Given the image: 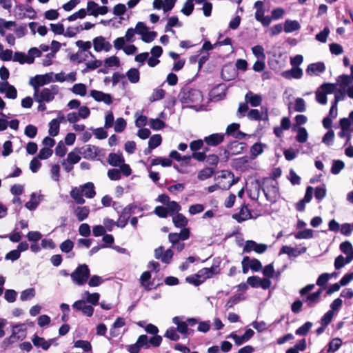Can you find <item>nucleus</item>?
I'll use <instances>...</instances> for the list:
<instances>
[{"label": "nucleus", "instance_id": "nucleus-1", "mask_svg": "<svg viewBox=\"0 0 353 353\" xmlns=\"http://www.w3.org/2000/svg\"><path fill=\"white\" fill-rule=\"evenodd\" d=\"M252 184H254V189L256 191V196H251L249 194V197L254 201L259 199L260 192L263 191L266 199L270 202H274L276 197L279 193L278 183H273L269 177H263L261 179H255Z\"/></svg>", "mask_w": 353, "mask_h": 353}, {"label": "nucleus", "instance_id": "nucleus-2", "mask_svg": "<svg viewBox=\"0 0 353 353\" xmlns=\"http://www.w3.org/2000/svg\"><path fill=\"white\" fill-rule=\"evenodd\" d=\"M179 99L183 105V108H191L198 110V106L203 100V94L199 90L185 87L180 91Z\"/></svg>", "mask_w": 353, "mask_h": 353}, {"label": "nucleus", "instance_id": "nucleus-3", "mask_svg": "<svg viewBox=\"0 0 353 353\" xmlns=\"http://www.w3.org/2000/svg\"><path fill=\"white\" fill-rule=\"evenodd\" d=\"M59 91V89L57 85H51L48 88L34 90L33 98L39 103L37 110H46V103L52 101Z\"/></svg>", "mask_w": 353, "mask_h": 353}, {"label": "nucleus", "instance_id": "nucleus-4", "mask_svg": "<svg viewBox=\"0 0 353 353\" xmlns=\"http://www.w3.org/2000/svg\"><path fill=\"white\" fill-rule=\"evenodd\" d=\"M350 75L342 74L337 77L336 83L339 86L338 91L336 92V99L332 102L330 110H337V103L343 101L345 98V90L353 81V65L350 66Z\"/></svg>", "mask_w": 353, "mask_h": 353}, {"label": "nucleus", "instance_id": "nucleus-5", "mask_svg": "<svg viewBox=\"0 0 353 353\" xmlns=\"http://www.w3.org/2000/svg\"><path fill=\"white\" fill-rule=\"evenodd\" d=\"M338 84L336 83H323L316 91V101L322 105H324L327 103V95L330 94H334V100L331 101V105L332 102H334L336 99V92L338 91L339 88Z\"/></svg>", "mask_w": 353, "mask_h": 353}, {"label": "nucleus", "instance_id": "nucleus-6", "mask_svg": "<svg viewBox=\"0 0 353 353\" xmlns=\"http://www.w3.org/2000/svg\"><path fill=\"white\" fill-rule=\"evenodd\" d=\"M90 276V272L86 264L79 265L70 274L72 281L78 285L85 284Z\"/></svg>", "mask_w": 353, "mask_h": 353}, {"label": "nucleus", "instance_id": "nucleus-7", "mask_svg": "<svg viewBox=\"0 0 353 353\" xmlns=\"http://www.w3.org/2000/svg\"><path fill=\"white\" fill-rule=\"evenodd\" d=\"M221 259L219 257L213 259L212 265L210 268H204L200 270L196 273L197 277H203L204 279L212 278L214 275L218 274L220 272Z\"/></svg>", "mask_w": 353, "mask_h": 353}, {"label": "nucleus", "instance_id": "nucleus-8", "mask_svg": "<svg viewBox=\"0 0 353 353\" xmlns=\"http://www.w3.org/2000/svg\"><path fill=\"white\" fill-rule=\"evenodd\" d=\"M24 325V324H16L13 325L12 334L9 337H6L3 340L0 345L1 348L3 350H6L10 345L14 343L17 341H22L25 338L26 335L21 336L20 335H17V334L21 332H24L26 329L19 328L17 332L15 331L14 329L19 327H23Z\"/></svg>", "mask_w": 353, "mask_h": 353}, {"label": "nucleus", "instance_id": "nucleus-9", "mask_svg": "<svg viewBox=\"0 0 353 353\" xmlns=\"http://www.w3.org/2000/svg\"><path fill=\"white\" fill-rule=\"evenodd\" d=\"M53 73H47L45 74H37L30 78L29 84L33 88L34 91L41 89L40 87L50 83L52 79Z\"/></svg>", "mask_w": 353, "mask_h": 353}, {"label": "nucleus", "instance_id": "nucleus-10", "mask_svg": "<svg viewBox=\"0 0 353 353\" xmlns=\"http://www.w3.org/2000/svg\"><path fill=\"white\" fill-rule=\"evenodd\" d=\"M268 249V245L264 243H257L256 241L252 240H248L245 241L243 247V253H250L252 251H254L258 254L264 253Z\"/></svg>", "mask_w": 353, "mask_h": 353}, {"label": "nucleus", "instance_id": "nucleus-11", "mask_svg": "<svg viewBox=\"0 0 353 353\" xmlns=\"http://www.w3.org/2000/svg\"><path fill=\"white\" fill-rule=\"evenodd\" d=\"M254 335V332L252 329L249 328L247 329L244 334L241 336L237 335L235 332H232L228 336V338L233 339L235 345L240 346L250 341Z\"/></svg>", "mask_w": 353, "mask_h": 353}, {"label": "nucleus", "instance_id": "nucleus-12", "mask_svg": "<svg viewBox=\"0 0 353 353\" xmlns=\"http://www.w3.org/2000/svg\"><path fill=\"white\" fill-rule=\"evenodd\" d=\"M93 46L96 52H109L112 49L111 43L102 36L97 37L93 39Z\"/></svg>", "mask_w": 353, "mask_h": 353}, {"label": "nucleus", "instance_id": "nucleus-13", "mask_svg": "<svg viewBox=\"0 0 353 353\" xmlns=\"http://www.w3.org/2000/svg\"><path fill=\"white\" fill-rule=\"evenodd\" d=\"M72 307L74 310L81 311L84 315L88 317L92 316L94 313V307L92 305H86L85 301L83 299L75 301Z\"/></svg>", "mask_w": 353, "mask_h": 353}, {"label": "nucleus", "instance_id": "nucleus-14", "mask_svg": "<svg viewBox=\"0 0 353 353\" xmlns=\"http://www.w3.org/2000/svg\"><path fill=\"white\" fill-rule=\"evenodd\" d=\"M239 117L246 116L250 120L253 121H268V112H238Z\"/></svg>", "mask_w": 353, "mask_h": 353}, {"label": "nucleus", "instance_id": "nucleus-15", "mask_svg": "<svg viewBox=\"0 0 353 353\" xmlns=\"http://www.w3.org/2000/svg\"><path fill=\"white\" fill-rule=\"evenodd\" d=\"M307 250L306 247H302L299 250L296 248H292L288 245H283L280 251H279V255L283 254H286L289 256L290 258L291 257H297L298 256L304 254Z\"/></svg>", "mask_w": 353, "mask_h": 353}, {"label": "nucleus", "instance_id": "nucleus-16", "mask_svg": "<svg viewBox=\"0 0 353 353\" xmlns=\"http://www.w3.org/2000/svg\"><path fill=\"white\" fill-rule=\"evenodd\" d=\"M227 88L225 85L219 84L214 88L210 92V98L212 101H218L223 99L225 96Z\"/></svg>", "mask_w": 353, "mask_h": 353}, {"label": "nucleus", "instance_id": "nucleus-17", "mask_svg": "<svg viewBox=\"0 0 353 353\" xmlns=\"http://www.w3.org/2000/svg\"><path fill=\"white\" fill-rule=\"evenodd\" d=\"M83 152L79 151L84 158L94 160L99 155L100 149L99 147L93 145H86L85 148H82Z\"/></svg>", "mask_w": 353, "mask_h": 353}, {"label": "nucleus", "instance_id": "nucleus-18", "mask_svg": "<svg viewBox=\"0 0 353 353\" xmlns=\"http://www.w3.org/2000/svg\"><path fill=\"white\" fill-rule=\"evenodd\" d=\"M90 95L95 101L99 102H103L107 105H110L112 102V96L110 94L104 93L101 91L92 90L90 91Z\"/></svg>", "mask_w": 353, "mask_h": 353}, {"label": "nucleus", "instance_id": "nucleus-19", "mask_svg": "<svg viewBox=\"0 0 353 353\" xmlns=\"http://www.w3.org/2000/svg\"><path fill=\"white\" fill-rule=\"evenodd\" d=\"M0 92L5 93L8 98L14 99L17 98V92L16 88L8 83V81L2 82L0 84Z\"/></svg>", "mask_w": 353, "mask_h": 353}, {"label": "nucleus", "instance_id": "nucleus-20", "mask_svg": "<svg viewBox=\"0 0 353 353\" xmlns=\"http://www.w3.org/2000/svg\"><path fill=\"white\" fill-rule=\"evenodd\" d=\"M224 134L214 133L205 137L203 141L210 146H216L224 141Z\"/></svg>", "mask_w": 353, "mask_h": 353}, {"label": "nucleus", "instance_id": "nucleus-21", "mask_svg": "<svg viewBox=\"0 0 353 353\" xmlns=\"http://www.w3.org/2000/svg\"><path fill=\"white\" fill-rule=\"evenodd\" d=\"M245 101L246 103H249L252 107H259L261 104L262 97L249 91L245 96Z\"/></svg>", "mask_w": 353, "mask_h": 353}, {"label": "nucleus", "instance_id": "nucleus-22", "mask_svg": "<svg viewBox=\"0 0 353 353\" xmlns=\"http://www.w3.org/2000/svg\"><path fill=\"white\" fill-rule=\"evenodd\" d=\"M245 148V143H239L237 141H230L227 145V149L231 152V155H236L241 153Z\"/></svg>", "mask_w": 353, "mask_h": 353}, {"label": "nucleus", "instance_id": "nucleus-23", "mask_svg": "<svg viewBox=\"0 0 353 353\" xmlns=\"http://www.w3.org/2000/svg\"><path fill=\"white\" fill-rule=\"evenodd\" d=\"M281 76L287 79H299L303 76V70L300 68L292 67L290 70L282 72Z\"/></svg>", "mask_w": 353, "mask_h": 353}, {"label": "nucleus", "instance_id": "nucleus-24", "mask_svg": "<svg viewBox=\"0 0 353 353\" xmlns=\"http://www.w3.org/2000/svg\"><path fill=\"white\" fill-rule=\"evenodd\" d=\"M325 70V66L322 62H317L314 63L310 64L307 69L306 73L310 75H319L321 73H323Z\"/></svg>", "mask_w": 353, "mask_h": 353}, {"label": "nucleus", "instance_id": "nucleus-25", "mask_svg": "<svg viewBox=\"0 0 353 353\" xmlns=\"http://www.w3.org/2000/svg\"><path fill=\"white\" fill-rule=\"evenodd\" d=\"M232 218L237 221L239 223H241L248 219L252 218L251 212L248 209L247 206L244 204L241 208L239 213L234 214Z\"/></svg>", "mask_w": 353, "mask_h": 353}, {"label": "nucleus", "instance_id": "nucleus-26", "mask_svg": "<svg viewBox=\"0 0 353 353\" xmlns=\"http://www.w3.org/2000/svg\"><path fill=\"white\" fill-rule=\"evenodd\" d=\"M250 157L248 156H243L242 157L236 158L233 159V167L236 170H245L248 168V163L250 161Z\"/></svg>", "mask_w": 353, "mask_h": 353}, {"label": "nucleus", "instance_id": "nucleus-27", "mask_svg": "<svg viewBox=\"0 0 353 353\" xmlns=\"http://www.w3.org/2000/svg\"><path fill=\"white\" fill-rule=\"evenodd\" d=\"M140 336L146 337L145 345H143V347L145 349H148L150 346L157 347H159L162 342V337L160 335L154 334L152 337H148L146 334H142Z\"/></svg>", "mask_w": 353, "mask_h": 353}, {"label": "nucleus", "instance_id": "nucleus-28", "mask_svg": "<svg viewBox=\"0 0 353 353\" xmlns=\"http://www.w3.org/2000/svg\"><path fill=\"white\" fill-rule=\"evenodd\" d=\"M146 337L139 336L135 343L128 345L126 346L127 350L130 353H139L140 349L143 347V345H145Z\"/></svg>", "mask_w": 353, "mask_h": 353}, {"label": "nucleus", "instance_id": "nucleus-29", "mask_svg": "<svg viewBox=\"0 0 353 353\" xmlns=\"http://www.w3.org/2000/svg\"><path fill=\"white\" fill-rule=\"evenodd\" d=\"M81 193L86 198L92 199L96 195L94 185L92 182H88L81 186Z\"/></svg>", "mask_w": 353, "mask_h": 353}, {"label": "nucleus", "instance_id": "nucleus-30", "mask_svg": "<svg viewBox=\"0 0 353 353\" xmlns=\"http://www.w3.org/2000/svg\"><path fill=\"white\" fill-rule=\"evenodd\" d=\"M301 28V25L296 20L287 19L285 21L283 30L286 33H291L297 31Z\"/></svg>", "mask_w": 353, "mask_h": 353}, {"label": "nucleus", "instance_id": "nucleus-31", "mask_svg": "<svg viewBox=\"0 0 353 353\" xmlns=\"http://www.w3.org/2000/svg\"><path fill=\"white\" fill-rule=\"evenodd\" d=\"M265 147L266 145L261 142H257L253 144L250 149V159H254L257 156L261 154L263 152V150Z\"/></svg>", "mask_w": 353, "mask_h": 353}, {"label": "nucleus", "instance_id": "nucleus-32", "mask_svg": "<svg viewBox=\"0 0 353 353\" xmlns=\"http://www.w3.org/2000/svg\"><path fill=\"white\" fill-rule=\"evenodd\" d=\"M183 316H175L172 319V323L176 325V330L182 335L188 332V324L186 321H182Z\"/></svg>", "mask_w": 353, "mask_h": 353}, {"label": "nucleus", "instance_id": "nucleus-33", "mask_svg": "<svg viewBox=\"0 0 353 353\" xmlns=\"http://www.w3.org/2000/svg\"><path fill=\"white\" fill-rule=\"evenodd\" d=\"M125 160L122 154H118L116 153H110L108 155V163L114 167L119 166L121 163H124Z\"/></svg>", "mask_w": 353, "mask_h": 353}, {"label": "nucleus", "instance_id": "nucleus-34", "mask_svg": "<svg viewBox=\"0 0 353 353\" xmlns=\"http://www.w3.org/2000/svg\"><path fill=\"white\" fill-rule=\"evenodd\" d=\"M90 214V208L88 206L77 207L74 210V214L79 221L86 219Z\"/></svg>", "mask_w": 353, "mask_h": 353}, {"label": "nucleus", "instance_id": "nucleus-35", "mask_svg": "<svg viewBox=\"0 0 353 353\" xmlns=\"http://www.w3.org/2000/svg\"><path fill=\"white\" fill-rule=\"evenodd\" d=\"M138 208V203H132L125 206L121 213V216L123 218H126L128 220H129L130 216L135 213V210Z\"/></svg>", "mask_w": 353, "mask_h": 353}, {"label": "nucleus", "instance_id": "nucleus-36", "mask_svg": "<svg viewBox=\"0 0 353 353\" xmlns=\"http://www.w3.org/2000/svg\"><path fill=\"white\" fill-rule=\"evenodd\" d=\"M172 222L176 228H181L186 227L188 220L183 214L177 213L172 218Z\"/></svg>", "mask_w": 353, "mask_h": 353}, {"label": "nucleus", "instance_id": "nucleus-37", "mask_svg": "<svg viewBox=\"0 0 353 353\" xmlns=\"http://www.w3.org/2000/svg\"><path fill=\"white\" fill-rule=\"evenodd\" d=\"M83 298H85L88 303L96 305L99 303L100 294L97 292L90 293L88 291H85Z\"/></svg>", "mask_w": 353, "mask_h": 353}, {"label": "nucleus", "instance_id": "nucleus-38", "mask_svg": "<svg viewBox=\"0 0 353 353\" xmlns=\"http://www.w3.org/2000/svg\"><path fill=\"white\" fill-rule=\"evenodd\" d=\"M32 341L33 345L37 347H41L43 350H48L49 349V344L47 343V341L37 334L33 336Z\"/></svg>", "mask_w": 353, "mask_h": 353}, {"label": "nucleus", "instance_id": "nucleus-39", "mask_svg": "<svg viewBox=\"0 0 353 353\" xmlns=\"http://www.w3.org/2000/svg\"><path fill=\"white\" fill-rule=\"evenodd\" d=\"M126 76L129 81L132 83H137L140 79V72L137 68H130L127 72Z\"/></svg>", "mask_w": 353, "mask_h": 353}, {"label": "nucleus", "instance_id": "nucleus-40", "mask_svg": "<svg viewBox=\"0 0 353 353\" xmlns=\"http://www.w3.org/2000/svg\"><path fill=\"white\" fill-rule=\"evenodd\" d=\"M296 130L297 132V134L296 136V141L300 143H305L308 138V133L306 129L303 127H298Z\"/></svg>", "mask_w": 353, "mask_h": 353}, {"label": "nucleus", "instance_id": "nucleus-41", "mask_svg": "<svg viewBox=\"0 0 353 353\" xmlns=\"http://www.w3.org/2000/svg\"><path fill=\"white\" fill-rule=\"evenodd\" d=\"M83 195V194L81 193V191L77 188H74L70 191V196L77 204L82 205L85 202V199L82 196Z\"/></svg>", "mask_w": 353, "mask_h": 353}, {"label": "nucleus", "instance_id": "nucleus-42", "mask_svg": "<svg viewBox=\"0 0 353 353\" xmlns=\"http://www.w3.org/2000/svg\"><path fill=\"white\" fill-rule=\"evenodd\" d=\"M345 168V163L343 161L337 159L333 160L332 163V167L330 172L333 174H338L341 172L342 170Z\"/></svg>", "mask_w": 353, "mask_h": 353}, {"label": "nucleus", "instance_id": "nucleus-43", "mask_svg": "<svg viewBox=\"0 0 353 353\" xmlns=\"http://www.w3.org/2000/svg\"><path fill=\"white\" fill-rule=\"evenodd\" d=\"M353 125V112H350L348 118H342L340 119V125L341 130H350V126Z\"/></svg>", "mask_w": 353, "mask_h": 353}, {"label": "nucleus", "instance_id": "nucleus-44", "mask_svg": "<svg viewBox=\"0 0 353 353\" xmlns=\"http://www.w3.org/2000/svg\"><path fill=\"white\" fill-rule=\"evenodd\" d=\"M71 91L77 95L84 97L87 93V88L83 83H76L71 88Z\"/></svg>", "mask_w": 353, "mask_h": 353}, {"label": "nucleus", "instance_id": "nucleus-45", "mask_svg": "<svg viewBox=\"0 0 353 353\" xmlns=\"http://www.w3.org/2000/svg\"><path fill=\"white\" fill-rule=\"evenodd\" d=\"M214 173V169L212 168H205L201 170L197 176L199 180L203 181L210 178Z\"/></svg>", "mask_w": 353, "mask_h": 353}, {"label": "nucleus", "instance_id": "nucleus-46", "mask_svg": "<svg viewBox=\"0 0 353 353\" xmlns=\"http://www.w3.org/2000/svg\"><path fill=\"white\" fill-rule=\"evenodd\" d=\"M149 122L150 128L154 130H161L165 126V122L159 118L150 119Z\"/></svg>", "mask_w": 353, "mask_h": 353}, {"label": "nucleus", "instance_id": "nucleus-47", "mask_svg": "<svg viewBox=\"0 0 353 353\" xmlns=\"http://www.w3.org/2000/svg\"><path fill=\"white\" fill-rule=\"evenodd\" d=\"M326 188L325 185L323 184L321 186H318L314 190V196L318 201H322L326 196Z\"/></svg>", "mask_w": 353, "mask_h": 353}, {"label": "nucleus", "instance_id": "nucleus-48", "mask_svg": "<svg viewBox=\"0 0 353 353\" xmlns=\"http://www.w3.org/2000/svg\"><path fill=\"white\" fill-rule=\"evenodd\" d=\"M254 8L256 9L255 12V19L256 21L260 20L261 18L265 17V10L263 9V2L261 1H257L254 3Z\"/></svg>", "mask_w": 353, "mask_h": 353}, {"label": "nucleus", "instance_id": "nucleus-49", "mask_svg": "<svg viewBox=\"0 0 353 353\" xmlns=\"http://www.w3.org/2000/svg\"><path fill=\"white\" fill-rule=\"evenodd\" d=\"M296 239H309L313 237V230L312 229H305L299 231L294 235Z\"/></svg>", "mask_w": 353, "mask_h": 353}, {"label": "nucleus", "instance_id": "nucleus-50", "mask_svg": "<svg viewBox=\"0 0 353 353\" xmlns=\"http://www.w3.org/2000/svg\"><path fill=\"white\" fill-rule=\"evenodd\" d=\"M342 345V341L339 338H334L328 343V352H336Z\"/></svg>", "mask_w": 353, "mask_h": 353}, {"label": "nucleus", "instance_id": "nucleus-51", "mask_svg": "<svg viewBox=\"0 0 353 353\" xmlns=\"http://www.w3.org/2000/svg\"><path fill=\"white\" fill-rule=\"evenodd\" d=\"M59 122L57 121L55 119H52L49 123V129H48V133L52 137L57 136L59 132Z\"/></svg>", "mask_w": 353, "mask_h": 353}, {"label": "nucleus", "instance_id": "nucleus-52", "mask_svg": "<svg viewBox=\"0 0 353 353\" xmlns=\"http://www.w3.org/2000/svg\"><path fill=\"white\" fill-rule=\"evenodd\" d=\"M35 290L32 288H28L23 291L21 292L20 299L22 301L30 300L31 299L34 298L35 296Z\"/></svg>", "mask_w": 353, "mask_h": 353}, {"label": "nucleus", "instance_id": "nucleus-53", "mask_svg": "<svg viewBox=\"0 0 353 353\" xmlns=\"http://www.w3.org/2000/svg\"><path fill=\"white\" fill-rule=\"evenodd\" d=\"M312 326V323L310 321H307L296 330L295 334L298 336H305L311 329Z\"/></svg>", "mask_w": 353, "mask_h": 353}, {"label": "nucleus", "instance_id": "nucleus-54", "mask_svg": "<svg viewBox=\"0 0 353 353\" xmlns=\"http://www.w3.org/2000/svg\"><path fill=\"white\" fill-rule=\"evenodd\" d=\"M176 332L178 331L175 327H171L166 330L164 336L171 341H177L179 340L180 336L176 333Z\"/></svg>", "mask_w": 353, "mask_h": 353}, {"label": "nucleus", "instance_id": "nucleus-55", "mask_svg": "<svg viewBox=\"0 0 353 353\" xmlns=\"http://www.w3.org/2000/svg\"><path fill=\"white\" fill-rule=\"evenodd\" d=\"M41 50H39V48H31L29 50H28V63H32L34 61V58L35 57H41Z\"/></svg>", "mask_w": 353, "mask_h": 353}, {"label": "nucleus", "instance_id": "nucleus-56", "mask_svg": "<svg viewBox=\"0 0 353 353\" xmlns=\"http://www.w3.org/2000/svg\"><path fill=\"white\" fill-rule=\"evenodd\" d=\"M74 346L82 348L86 352L92 351V345L88 341L78 340L74 342Z\"/></svg>", "mask_w": 353, "mask_h": 353}, {"label": "nucleus", "instance_id": "nucleus-57", "mask_svg": "<svg viewBox=\"0 0 353 353\" xmlns=\"http://www.w3.org/2000/svg\"><path fill=\"white\" fill-rule=\"evenodd\" d=\"M162 137L160 134H154L150 137L148 145L150 146V148H156L161 144Z\"/></svg>", "mask_w": 353, "mask_h": 353}, {"label": "nucleus", "instance_id": "nucleus-58", "mask_svg": "<svg viewBox=\"0 0 353 353\" xmlns=\"http://www.w3.org/2000/svg\"><path fill=\"white\" fill-rule=\"evenodd\" d=\"M303 301L307 303L308 307H313L320 301V299L317 298L314 294H313V293H312L306 296L305 298L303 299Z\"/></svg>", "mask_w": 353, "mask_h": 353}, {"label": "nucleus", "instance_id": "nucleus-59", "mask_svg": "<svg viewBox=\"0 0 353 353\" xmlns=\"http://www.w3.org/2000/svg\"><path fill=\"white\" fill-rule=\"evenodd\" d=\"M74 248V242L70 239L63 241L60 245V250L64 253H69Z\"/></svg>", "mask_w": 353, "mask_h": 353}, {"label": "nucleus", "instance_id": "nucleus-60", "mask_svg": "<svg viewBox=\"0 0 353 353\" xmlns=\"http://www.w3.org/2000/svg\"><path fill=\"white\" fill-rule=\"evenodd\" d=\"M252 51L253 54L257 57L258 59H261L264 60L265 59V54L264 53V48L260 46L257 45L252 48Z\"/></svg>", "mask_w": 353, "mask_h": 353}, {"label": "nucleus", "instance_id": "nucleus-61", "mask_svg": "<svg viewBox=\"0 0 353 353\" xmlns=\"http://www.w3.org/2000/svg\"><path fill=\"white\" fill-rule=\"evenodd\" d=\"M52 153L53 151L52 149L44 147L40 150L37 157L41 160L47 159L52 156Z\"/></svg>", "mask_w": 353, "mask_h": 353}, {"label": "nucleus", "instance_id": "nucleus-62", "mask_svg": "<svg viewBox=\"0 0 353 353\" xmlns=\"http://www.w3.org/2000/svg\"><path fill=\"white\" fill-rule=\"evenodd\" d=\"M334 316L332 310H328L321 319V324L327 327L332 321Z\"/></svg>", "mask_w": 353, "mask_h": 353}, {"label": "nucleus", "instance_id": "nucleus-63", "mask_svg": "<svg viewBox=\"0 0 353 353\" xmlns=\"http://www.w3.org/2000/svg\"><path fill=\"white\" fill-rule=\"evenodd\" d=\"M194 0H187L183 5L181 12L186 16H189L192 14L194 10Z\"/></svg>", "mask_w": 353, "mask_h": 353}, {"label": "nucleus", "instance_id": "nucleus-64", "mask_svg": "<svg viewBox=\"0 0 353 353\" xmlns=\"http://www.w3.org/2000/svg\"><path fill=\"white\" fill-rule=\"evenodd\" d=\"M24 134L29 138L33 139L37 136V128L33 125H28L24 130Z\"/></svg>", "mask_w": 353, "mask_h": 353}]
</instances>
